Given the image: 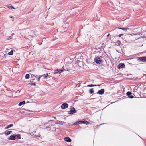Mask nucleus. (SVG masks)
I'll use <instances>...</instances> for the list:
<instances>
[{
  "mask_svg": "<svg viewBox=\"0 0 146 146\" xmlns=\"http://www.w3.org/2000/svg\"><path fill=\"white\" fill-rule=\"evenodd\" d=\"M102 56H97L94 59V61L98 64H100L101 63L100 58H101Z\"/></svg>",
  "mask_w": 146,
  "mask_h": 146,
  "instance_id": "1",
  "label": "nucleus"
},
{
  "mask_svg": "<svg viewBox=\"0 0 146 146\" xmlns=\"http://www.w3.org/2000/svg\"><path fill=\"white\" fill-rule=\"evenodd\" d=\"M62 69L59 70L57 69V70H55L54 71V74L57 73H60L63 72L64 70H65L64 68H63V67L62 68Z\"/></svg>",
  "mask_w": 146,
  "mask_h": 146,
  "instance_id": "2",
  "label": "nucleus"
},
{
  "mask_svg": "<svg viewBox=\"0 0 146 146\" xmlns=\"http://www.w3.org/2000/svg\"><path fill=\"white\" fill-rule=\"evenodd\" d=\"M76 112V111L74 107H72L71 110L68 111V113L70 114H73Z\"/></svg>",
  "mask_w": 146,
  "mask_h": 146,
  "instance_id": "3",
  "label": "nucleus"
},
{
  "mask_svg": "<svg viewBox=\"0 0 146 146\" xmlns=\"http://www.w3.org/2000/svg\"><path fill=\"white\" fill-rule=\"evenodd\" d=\"M138 60L140 61H142L143 62H146V57H138L137 58Z\"/></svg>",
  "mask_w": 146,
  "mask_h": 146,
  "instance_id": "4",
  "label": "nucleus"
},
{
  "mask_svg": "<svg viewBox=\"0 0 146 146\" xmlns=\"http://www.w3.org/2000/svg\"><path fill=\"white\" fill-rule=\"evenodd\" d=\"M68 106L67 104L64 103L62 104L61 106V108L62 109H64L68 108Z\"/></svg>",
  "mask_w": 146,
  "mask_h": 146,
  "instance_id": "5",
  "label": "nucleus"
},
{
  "mask_svg": "<svg viewBox=\"0 0 146 146\" xmlns=\"http://www.w3.org/2000/svg\"><path fill=\"white\" fill-rule=\"evenodd\" d=\"M118 68L120 69L121 68H123L125 67V65L123 63H121L118 65Z\"/></svg>",
  "mask_w": 146,
  "mask_h": 146,
  "instance_id": "6",
  "label": "nucleus"
},
{
  "mask_svg": "<svg viewBox=\"0 0 146 146\" xmlns=\"http://www.w3.org/2000/svg\"><path fill=\"white\" fill-rule=\"evenodd\" d=\"M132 94V93L129 91L127 92V95L128 96V97L130 98H133L134 97V96L133 95H131Z\"/></svg>",
  "mask_w": 146,
  "mask_h": 146,
  "instance_id": "7",
  "label": "nucleus"
},
{
  "mask_svg": "<svg viewBox=\"0 0 146 146\" xmlns=\"http://www.w3.org/2000/svg\"><path fill=\"white\" fill-rule=\"evenodd\" d=\"M104 92V90L103 89H102L100 90H99L97 93L100 95H102L103 94Z\"/></svg>",
  "mask_w": 146,
  "mask_h": 146,
  "instance_id": "8",
  "label": "nucleus"
},
{
  "mask_svg": "<svg viewBox=\"0 0 146 146\" xmlns=\"http://www.w3.org/2000/svg\"><path fill=\"white\" fill-rule=\"evenodd\" d=\"M16 139V136L14 135H11L8 138L9 140H15Z\"/></svg>",
  "mask_w": 146,
  "mask_h": 146,
  "instance_id": "9",
  "label": "nucleus"
},
{
  "mask_svg": "<svg viewBox=\"0 0 146 146\" xmlns=\"http://www.w3.org/2000/svg\"><path fill=\"white\" fill-rule=\"evenodd\" d=\"M64 140L67 142H70L71 141V140L70 138L68 137H66L64 138Z\"/></svg>",
  "mask_w": 146,
  "mask_h": 146,
  "instance_id": "10",
  "label": "nucleus"
},
{
  "mask_svg": "<svg viewBox=\"0 0 146 146\" xmlns=\"http://www.w3.org/2000/svg\"><path fill=\"white\" fill-rule=\"evenodd\" d=\"M11 131H6L5 132V134L6 135H8L9 134H10L12 133Z\"/></svg>",
  "mask_w": 146,
  "mask_h": 146,
  "instance_id": "11",
  "label": "nucleus"
},
{
  "mask_svg": "<svg viewBox=\"0 0 146 146\" xmlns=\"http://www.w3.org/2000/svg\"><path fill=\"white\" fill-rule=\"evenodd\" d=\"M90 123L86 121H82V124H84L86 125L89 124Z\"/></svg>",
  "mask_w": 146,
  "mask_h": 146,
  "instance_id": "12",
  "label": "nucleus"
},
{
  "mask_svg": "<svg viewBox=\"0 0 146 146\" xmlns=\"http://www.w3.org/2000/svg\"><path fill=\"white\" fill-rule=\"evenodd\" d=\"M25 101L21 102H20L19 104L18 105L19 106H20L23 105L25 104Z\"/></svg>",
  "mask_w": 146,
  "mask_h": 146,
  "instance_id": "13",
  "label": "nucleus"
},
{
  "mask_svg": "<svg viewBox=\"0 0 146 146\" xmlns=\"http://www.w3.org/2000/svg\"><path fill=\"white\" fill-rule=\"evenodd\" d=\"M7 7L9 8V9H15V8L13 7L12 5L11 4H9L8 5H7Z\"/></svg>",
  "mask_w": 146,
  "mask_h": 146,
  "instance_id": "14",
  "label": "nucleus"
},
{
  "mask_svg": "<svg viewBox=\"0 0 146 146\" xmlns=\"http://www.w3.org/2000/svg\"><path fill=\"white\" fill-rule=\"evenodd\" d=\"M15 136H16V139H19L21 138L20 135V134H17L15 135Z\"/></svg>",
  "mask_w": 146,
  "mask_h": 146,
  "instance_id": "15",
  "label": "nucleus"
},
{
  "mask_svg": "<svg viewBox=\"0 0 146 146\" xmlns=\"http://www.w3.org/2000/svg\"><path fill=\"white\" fill-rule=\"evenodd\" d=\"M99 86L100 85H93V84H91V85H87V87H94V86Z\"/></svg>",
  "mask_w": 146,
  "mask_h": 146,
  "instance_id": "16",
  "label": "nucleus"
},
{
  "mask_svg": "<svg viewBox=\"0 0 146 146\" xmlns=\"http://www.w3.org/2000/svg\"><path fill=\"white\" fill-rule=\"evenodd\" d=\"M118 29H121L124 30L125 31H126L127 30L129 29L128 28H118Z\"/></svg>",
  "mask_w": 146,
  "mask_h": 146,
  "instance_id": "17",
  "label": "nucleus"
},
{
  "mask_svg": "<svg viewBox=\"0 0 146 146\" xmlns=\"http://www.w3.org/2000/svg\"><path fill=\"white\" fill-rule=\"evenodd\" d=\"M116 44L118 46H119L121 44V42L119 40H118L116 42Z\"/></svg>",
  "mask_w": 146,
  "mask_h": 146,
  "instance_id": "18",
  "label": "nucleus"
},
{
  "mask_svg": "<svg viewBox=\"0 0 146 146\" xmlns=\"http://www.w3.org/2000/svg\"><path fill=\"white\" fill-rule=\"evenodd\" d=\"M89 93L92 94L94 92V91L93 90V88L89 90Z\"/></svg>",
  "mask_w": 146,
  "mask_h": 146,
  "instance_id": "19",
  "label": "nucleus"
},
{
  "mask_svg": "<svg viewBox=\"0 0 146 146\" xmlns=\"http://www.w3.org/2000/svg\"><path fill=\"white\" fill-rule=\"evenodd\" d=\"M30 75L29 74H27L25 76V78L26 79H29V78Z\"/></svg>",
  "mask_w": 146,
  "mask_h": 146,
  "instance_id": "20",
  "label": "nucleus"
},
{
  "mask_svg": "<svg viewBox=\"0 0 146 146\" xmlns=\"http://www.w3.org/2000/svg\"><path fill=\"white\" fill-rule=\"evenodd\" d=\"M48 74H44L42 75L41 76H44V78H46L47 76H48Z\"/></svg>",
  "mask_w": 146,
  "mask_h": 146,
  "instance_id": "21",
  "label": "nucleus"
},
{
  "mask_svg": "<svg viewBox=\"0 0 146 146\" xmlns=\"http://www.w3.org/2000/svg\"><path fill=\"white\" fill-rule=\"evenodd\" d=\"M13 52L12 50L10 52L8 53V54L10 55H11L13 54Z\"/></svg>",
  "mask_w": 146,
  "mask_h": 146,
  "instance_id": "22",
  "label": "nucleus"
},
{
  "mask_svg": "<svg viewBox=\"0 0 146 146\" xmlns=\"http://www.w3.org/2000/svg\"><path fill=\"white\" fill-rule=\"evenodd\" d=\"M28 85H36L35 83H29L28 84Z\"/></svg>",
  "mask_w": 146,
  "mask_h": 146,
  "instance_id": "23",
  "label": "nucleus"
},
{
  "mask_svg": "<svg viewBox=\"0 0 146 146\" xmlns=\"http://www.w3.org/2000/svg\"><path fill=\"white\" fill-rule=\"evenodd\" d=\"M6 125L8 126V128H9L10 127H13V124H11L9 125Z\"/></svg>",
  "mask_w": 146,
  "mask_h": 146,
  "instance_id": "24",
  "label": "nucleus"
},
{
  "mask_svg": "<svg viewBox=\"0 0 146 146\" xmlns=\"http://www.w3.org/2000/svg\"><path fill=\"white\" fill-rule=\"evenodd\" d=\"M38 81H40V78H41V77H42V76H38Z\"/></svg>",
  "mask_w": 146,
  "mask_h": 146,
  "instance_id": "25",
  "label": "nucleus"
},
{
  "mask_svg": "<svg viewBox=\"0 0 146 146\" xmlns=\"http://www.w3.org/2000/svg\"><path fill=\"white\" fill-rule=\"evenodd\" d=\"M11 39H12V38L11 37V36H10L8 38L7 40H10Z\"/></svg>",
  "mask_w": 146,
  "mask_h": 146,
  "instance_id": "26",
  "label": "nucleus"
},
{
  "mask_svg": "<svg viewBox=\"0 0 146 146\" xmlns=\"http://www.w3.org/2000/svg\"><path fill=\"white\" fill-rule=\"evenodd\" d=\"M78 123L79 124H82V121H78Z\"/></svg>",
  "mask_w": 146,
  "mask_h": 146,
  "instance_id": "27",
  "label": "nucleus"
},
{
  "mask_svg": "<svg viewBox=\"0 0 146 146\" xmlns=\"http://www.w3.org/2000/svg\"><path fill=\"white\" fill-rule=\"evenodd\" d=\"M78 124V121H77V122H76L74 124H73V125H75Z\"/></svg>",
  "mask_w": 146,
  "mask_h": 146,
  "instance_id": "28",
  "label": "nucleus"
},
{
  "mask_svg": "<svg viewBox=\"0 0 146 146\" xmlns=\"http://www.w3.org/2000/svg\"><path fill=\"white\" fill-rule=\"evenodd\" d=\"M123 34H120L118 36L119 37H120L121 36H123Z\"/></svg>",
  "mask_w": 146,
  "mask_h": 146,
  "instance_id": "29",
  "label": "nucleus"
},
{
  "mask_svg": "<svg viewBox=\"0 0 146 146\" xmlns=\"http://www.w3.org/2000/svg\"><path fill=\"white\" fill-rule=\"evenodd\" d=\"M110 35V34H108V35H107V37H108Z\"/></svg>",
  "mask_w": 146,
  "mask_h": 146,
  "instance_id": "30",
  "label": "nucleus"
},
{
  "mask_svg": "<svg viewBox=\"0 0 146 146\" xmlns=\"http://www.w3.org/2000/svg\"><path fill=\"white\" fill-rule=\"evenodd\" d=\"M14 35V33H12L11 35V36H13Z\"/></svg>",
  "mask_w": 146,
  "mask_h": 146,
  "instance_id": "31",
  "label": "nucleus"
},
{
  "mask_svg": "<svg viewBox=\"0 0 146 146\" xmlns=\"http://www.w3.org/2000/svg\"><path fill=\"white\" fill-rule=\"evenodd\" d=\"M33 76L35 77H36V76H37L36 75H34Z\"/></svg>",
  "mask_w": 146,
  "mask_h": 146,
  "instance_id": "32",
  "label": "nucleus"
},
{
  "mask_svg": "<svg viewBox=\"0 0 146 146\" xmlns=\"http://www.w3.org/2000/svg\"><path fill=\"white\" fill-rule=\"evenodd\" d=\"M8 128H8V126H7V127H6L5 128V129H8Z\"/></svg>",
  "mask_w": 146,
  "mask_h": 146,
  "instance_id": "33",
  "label": "nucleus"
},
{
  "mask_svg": "<svg viewBox=\"0 0 146 146\" xmlns=\"http://www.w3.org/2000/svg\"><path fill=\"white\" fill-rule=\"evenodd\" d=\"M13 16H10V18H13Z\"/></svg>",
  "mask_w": 146,
  "mask_h": 146,
  "instance_id": "34",
  "label": "nucleus"
}]
</instances>
